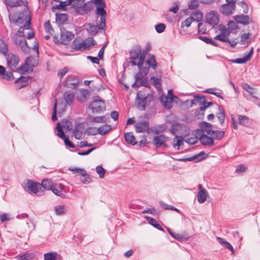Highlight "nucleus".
I'll return each instance as SVG.
<instances>
[{"label":"nucleus","mask_w":260,"mask_h":260,"mask_svg":"<svg viewBox=\"0 0 260 260\" xmlns=\"http://www.w3.org/2000/svg\"><path fill=\"white\" fill-rule=\"evenodd\" d=\"M80 180L84 184H88L91 181V179L86 171V174L81 175V177L80 178Z\"/></svg>","instance_id":"nucleus-59"},{"label":"nucleus","mask_w":260,"mask_h":260,"mask_svg":"<svg viewBox=\"0 0 260 260\" xmlns=\"http://www.w3.org/2000/svg\"><path fill=\"white\" fill-rule=\"evenodd\" d=\"M51 190L55 195L61 198L66 197V191L64 188V186L61 184H54Z\"/></svg>","instance_id":"nucleus-15"},{"label":"nucleus","mask_w":260,"mask_h":260,"mask_svg":"<svg viewBox=\"0 0 260 260\" xmlns=\"http://www.w3.org/2000/svg\"><path fill=\"white\" fill-rule=\"evenodd\" d=\"M199 0H191L188 3V8L190 10H194L199 6Z\"/></svg>","instance_id":"nucleus-52"},{"label":"nucleus","mask_w":260,"mask_h":260,"mask_svg":"<svg viewBox=\"0 0 260 260\" xmlns=\"http://www.w3.org/2000/svg\"><path fill=\"white\" fill-rule=\"evenodd\" d=\"M18 44L23 52L27 53L30 51V48L28 46L24 37L19 40Z\"/></svg>","instance_id":"nucleus-32"},{"label":"nucleus","mask_w":260,"mask_h":260,"mask_svg":"<svg viewBox=\"0 0 260 260\" xmlns=\"http://www.w3.org/2000/svg\"><path fill=\"white\" fill-rule=\"evenodd\" d=\"M218 108L219 112L216 114V116L218 118L221 125L222 126L224 122L225 115L222 106L221 105H218Z\"/></svg>","instance_id":"nucleus-35"},{"label":"nucleus","mask_w":260,"mask_h":260,"mask_svg":"<svg viewBox=\"0 0 260 260\" xmlns=\"http://www.w3.org/2000/svg\"><path fill=\"white\" fill-rule=\"evenodd\" d=\"M146 63L148 68V72H149V69L151 68L154 70H156L157 67V63L156 61L155 56L153 54H149L148 55L147 58L146 60Z\"/></svg>","instance_id":"nucleus-19"},{"label":"nucleus","mask_w":260,"mask_h":260,"mask_svg":"<svg viewBox=\"0 0 260 260\" xmlns=\"http://www.w3.org/2000/svg\"><path fill=\"white\" fill-rule=\"evenodd\" d=\"M242 85L243 89L245 90L247 92L249 93L251 97L256 99H258L257 97L254 95V92L253 91L254 90L253 88L250 86L249 85L246 83H243Z\"/></svg>","instance_id":"nucleus-43"},{"label":"nucleus","mask_w":260,"mask_h":260,"mask_svg":"<svg viewBox=\"0 0 260 260\" xmlns=\"http://www.w3.org/2000/svg\"><path fill=\"white\" fill-rule=\"evenodd\" d=\"M219 15L215 11H211L206 15L207 23L213 27H215L219 23Z\"/></svg>","instance_id":"nucleus-8"},{"label":"nucleus","mask_w":260,"mask_h":260,"mask_svg":"<svg viewBox=\"0 0 260 260\" xmlns=\"http://www.w3.org/2000/svg\"><path fill=\"white\" fill-rule=\"evenodd\" d=\"M103 1H105V0ZM93 4L95 5V0H91L86 3H84L81 7L79 8V9H78V11L77 14L80 15L87 14L93 9Z\"/></svg>","instance_id":"nucleus-11"},{"label":"nucleus","mask_w":260,"mask_h":260,"mask_svg":"<svg viewBox=\"0 0 260 260\" xmlns=\"http://www.w3.org/2000/svg\"><path fill=\"white\" fill-rule=\"evenodd\" d=\"M56 128L57 131V135L62 139L65 138L66 135L63 131L62 127L60 125L59 122L57 123Z\"/></svg>","instance_id":"nucleus-57"},{"label":"nucleus","mask_w":260,"mask_h":260,"mask_svg":"<svg viewBox=\"0 0 260 260\" xmlns=\"http://www.w3.org/2000/svg\"><path fill=\"white\" fill-rule=\"evenodd\" d=\"M146 53L143 52L141 50V52L139 54L138 61H131L130 62L133 66H137L138 69L140 71V73L142 76H147L148 74V68L143 67L144 60L146 58Z\"/></svg>","instance_id":"nucleus-5"},{"label":"nucleus","mask_w":260,"mask_h":260,"mask_svg":"<svg viewBox=\"0 0 260 260\" xmlns=\"http://www.w3.org/2000/svg\"><path fill=\"white\" fill-rule=\"evenodd\" d=\"M64 3L65 2L64 1H61L60 2L59 4L52 6L51 8L52 11L55 12L56 9L67 11L66 6H65L66 4Z\"/></svg>","instance_id":"nucleus-53"},{"label":"nucleus","mask_w":260,"mask_h":260,"mask_svg":"<svg viewBox=\"0 0 260 260\" xmlns=\"http://www.w3.org/2000/svg\"><path fill=\"white\" fill-rule=\"evenodd\" d=\"M3 79L9 81H11L14 79L12 72H5V73L1 77Z\"/></svg>","instance_id":"nucleus-60"},{"label":"nucleus","mask_w":260,"mask_h":260,"mask_svg":"<svg viewBox=\"0 0 260 260\" xmlns=\"http://www.w3.org/2000/svg\"><path fill=\"white\" fill-rule=\"evenodd\" d=\"M65 206L59 205L54 207V211L56 215H61L65 213Z\"/></svg>","instance_id":"nucleus-50"},{"label":"nucleus","mask_w":260,"mask_h":260,"mask_svg":"<svg viewBox=\"0 0 260 260\" xmlns=\"http://www.w3.org/2000/svg\"><path fill=\"white\" fill-rule=\"evenodd\" d=\"M140 73V71L135 76V82L132 84V87L133 88H138L141 86L150 88V86L149 84L147 79L146 77V76H143Z\"/></svg>","instance_id":"nucleus-7"},{"label":"nucleus","mask_w":260,"mask_h":260,"mask_svg":"<svg viewBox=\"0 0 260 260\" xmlns=\"http://www.w3.org/2000/svg\"><path fill=\"white\" fill-rule=\"evenodd\" d=\"M84 128V126L82 123H78L76 127L73 129V134L75 136V138L76 139H80L81 138L82 132L79 131V129H83Z\"/></svg>","instance_id":"nucleus-33"},{"label":"nucleus","mask_w":260,"mask_h":260,"mask_svg":"<svg viewBox=\"0 0 260 260\" xmlns=\"http://www.w3.org/2000/svg\"><path fill=\"white\" fill-rule=\"evenodd\" d=\"M19 61V58L16 54L10 53L8 55L7 62L8 67L12 70L16 68Z\"/></svg>","instance_id":"nucleus-13"},{"label":"nucleus","mask_w":260,"mask_h":260,"mask_svg":"<svg viewBox=\"0 0 260 260\" xmlns=\"http://www.w3.org/2000/svg\"><path fill=\"white\" fill-rule=\"evenodd\" d=\"M205 135L203 130L196 131V138H198L201 143L204 146H212L214 145V141L212 137Z\"/></svg>","instance_id":"nucleus-6"},{"label":"nucleus","mask_w":260,"mask_h":260,"mask_svg":"<svg viewBox=\"0 0 260 260\" xmlns=\"http://www.w3.org/2000/svg\"><path fill=\"white\" fill-rule=\"evenodd\" d=\"M64 98L66 103L69 105H71L74 101L75 95L73 92L68 91L64 92Z\"/></svg>","instance_id":"nucleus-34"},{"label":"nucleus","mask_w":260,"mask_h":260,"mask_svg":"<svg viewBox=\"0 0 260 260\" xmlns=\"http://www.w3.org/2000/svg\"><path fill=\"white\" fill-rule=\"evenodd\" d=\"M153 99L154 97L152 94L148 93L146 95L143 91H139L135 99V106L139 110L144 111L146 109V105H149Z\"/></svg>","instance_id":"nucleus-2"},{"label":"nucleus","mask_w":260,"mask_h":260,"mask_svg":"<svg viewBox=\"0 0 260 260\" xmlns=\"http://www.w3.org/2000/svg\"><path fill=\"white\" fill-rule=\"evenodd\" d=\"M251 34L250 33H244L241 36V42L242 44L245 45L248 42V39L249 38Z\"/></svg>","instance_id":"nucleus-64"},{"label":"nucleus","mask_w":260,"mask_h":260,"mask_svg":"<svg viewBox=\"0 0 260 260\" xmlns=\"http://www.w3.org/2000/svg\"><path fill=\"white\" fill-rule=\"evenodd\" d=\"M213 105V103L212 102H207L206 100L205 104L202 107H200L199 108L197 109L195 112V115L196 116H199L201 114L202 116L204 115V113L203 112L205 111L209 107Z\"/></svg>","instance_id":"nucleus-26"},{"label":"nucleus","mask_w":260,"mask_h":260,"mask_svg":"<svg viewBox=\"0 0 260 260\" xmlns=\"http://www.w3.org/2000/svg\"><path fill=\"white\" fill-rule=\"evenodd\" d=\"M93 113H99L106 110V106L104 101L102 100L98 95L94 96L93 101L89 105Z\"/></svg>","instance_id":"nucleus-3"},{"label":"nucleus","mask_w":260,"mask_h":260,"mask_svg":"<svg viewBox=\"0 0 260 260\" xmlns=\"http://www.w3.org/2000/svg\"><path fill=\"white\" fill-rule=\"evenodd\" d=\"M238 123L239 124L248 126L249 125V118L245 115H238Z\"/></svg>","instance_id":"nucleus-38"},{"label":"nucleus","mask_w":260,"mask_h":260,"mask_svg":"<svg viewBox=\"0 0 260 260\" xmlns=\"http://www.w3.org/2000/svg\"><path fill=\"white\" fill-rule=\"evenodd\" d=\"M178 99V98L174 95L172 89H170L168 91V95L164 98L161 95L160 96V101L163 103L164 106L166 108H170L171 105L173 102V99Z\"/></svg>","instance_id":"nucleus-10"},{"label":"nucleus","mask_w":260,"mask_h":260,"mask_svg":"<svg viewBox=\"0 0 260 260\" xmlns=\"http://www.w3.org/2000/svg\"><path fill=\"white\" fill-rule=\"evenodd\" d=\"M167 139L168 137L166 135L161 134L153 137V143L155 147L157 148L164 145V144L167 141Z\"/></svg>","instance_id":"nucleus-20"},{"label":"nucleus","mask_w":260,"mask_h":260,"mask_svg":"<svg viewBox=\"0 0 260 260\" xmlns=\"http://www.w3.org/2000/svg\"><path fill=\"white\" fill-rule=\"evenodd\" d=\"M90 121L97 123H105L106 122V118L104 116H96L95 117L92 118L90 117L89 118Z\"/></svg>","instance_id":"nucleus-55"},{"label":"nucleus","mask_w":260,"mask_h":260,"mask_svg":"<svg viewBox=\"0 0 260 260\" xmlns=\"http://www.w3.org/2000/svg\"><path fill=\"white\" fill-rule=\"evenodd\" d=\"M208 156V154H205L204 151H201L198 154H197L192 156L185 157L186 162V161H190L194 159H198L196 162H199L202 160L205 159Z\"/></svg>","instance_id":"nucleus-23"},{"label":"nucleus","mask_w":260,"mask_h":260,"mask_svg":"<svg viewBox=\"0 0 260 260\" xmlns=\"http://www.w3.org/2000/svg\"><path fill=\"white\" fill-rule=\"evenodd\" d=\"M149 127V123L146 121H143L136 124V131L137 133H144L148 130Z\"/></svg>","instance_id":"nucleus-22"},{"label":"nucleus","mask_w":260,"mask_h":260,"mask_svg":"<svg viewBox=\"0 0 260 260\" xmlns=\"http://www.w3.org/2000/svg\"><path fill=\"white\" fill-rule=\"evenodd\" d=\"M98 128V133L99 134L101 135L104 136L106 135L108 132H109L111 129V125H103L102 126H100Z\"/></svg>","instance_id":"nucleus-40"},{"label":"nucleus","mask_w":260,"mask_h":260,"mask_svg":"<svg viewBox=\"0 0 260 260\" xmlns=\"http://www.w3.org/2000/svg\"><path fill=\"white\" fill-rule=\"evenodd\" d=\"M74 34L67 30L64 27L60 28V43L67 45L74 38Z\"/></svg>","instance_id":"nucleus-9"},{"label":"nucleus","mask_w":260,"mask_h":260,"mask_svg":"<svg viewBox=\"0 0 260 260\" xmlns=\"http://www.w3.org/2000/svg\"><path fill=\"white\" fill-rule=\"evenodd\" d=\"M224 132L223 131H219V130H213L211 135L212 136V138L213 139H216L217 140H221L224 136Z\"/></svg>","instance_id":"nucleus-36"},{"label":"nucleus","mask_w":260,"mask_h":260,"mask_svg":"<svg viewBox=\"0 0 260 260\" xmlns=\"http://www.w3.org/2000/svg\"><path fill=\"white\" fill-rule=\"evenodd\" d=\"M207 192L205 189H200L198 193L197 200L199 203L202 204L207 200Z\"/></svg>","instance_id":"nucleus-37"},{"label":"nucleus","mask_w":260,"mask_h":260,"mask_svg":"<svg viewBox=\"0 0 260 260\" xmlns=\"http://www.w3.org/2000/svg\"><path fill=\"white\" fill-rule=\"evenodd\" d=\"M191 15H194V21H196L198 22H201L203 18V13L200 10H196L194 11H193L191 13Z\"/></svg>","instance_id":"nucleus-42"},{"label":"nucleus","mask_w":260,"mask_h":260,"mask_svg":"<svg viewBox=\"0 0 260 260\" xmlns=\"http://www.w3.org/2000/svg\"><path fill=\"white\" fill-rule=\"evenodd\" d=\"M25 187L27 192L33 193L38 196L44 194V190L41 188L40 183L32 180H27Z\"/></svg>","instance_id":"nucleus-4"},{"label":"nucleus","mask_w":260,"mask_h":260,"mask_svg":"<svg viewBox=\"0 0 260 260\" xmlns=\"http://www.w3.org/2000/svg\"><path fill=\"white\" fill-rule=\"evenodd\" d=\"M15 83L17 84V89H20L28 85V79L27 77L21 76L15 80Z\"/></svg>","instance_id":"nucleus-25"},{"label":"nucleus","mask_w":260,"mask_h":260,"mask_svg":"<svg viewBox=\"0 0 260 260\" xmlns=\"http://www.w3.org/2000/svg\"><path fill=\"white\" fill-rule=\"evenodd\" d=\"M200 126L201 128L198 129L197 130H203V133H204V132H207V135H210L212 131H213V130H212V125L206 121H202L200 123Z\"/></svg>","instance_id":"nucleus-31"},{"label":"nucleus","mask_w":260,"mask_h":260,"mask_svg":"<svg viewBox=\"0 0 260 260\" xmlns=\"http://www.w3.org/2000/svg\"><path fill=\"white\" fill-rule=\"evenodd\" d=\"M173 141L174 142H176V143L173 144V147L176 148V147L177 146L178 149L179 146H181L183 143V139L181 137L176 136L173 139Z\"/></svg>","instance_id":"nucleus-56"},{"label":"nucleus","mask_w":260,"mask_h":260,"mask_svg":"<svg viewBox=\"0 0 260 260\" xmlns=\"http://www.w3.org/2000/svg\"><path fill=\"white\" fill-rule=\"evenodd\" d=\"M95 14L100 18L99 24L94 25L92 23H88V28L87 31L88 34L92 37L95 36L100 30L105 31L106 29V18L107 12L105 10L106 4L103 0H95Z\"/></svg>","instance_id":"nucleus-1"},{"label":"nucleus","mask_w":260,"mask_h":260,"mask_svg":"<svg viewBox=\"0 0 260 260\" xmlns=\"http://www.w3.org/2000/svg\"><path fill=\"white\" fill-rule=\"evenodd\" d=\"M141 52V49L140 45H137L134 47L132 50L129 51V59L131 61H136L138 59L139 54Z\"/></svg>","instance_id":"nucleus-21"},{"label":"nucleus","mask_w":260,"mask_h":260,"mask_svg":"<svg viewBox=\"0 0 260 260\" xmlns=\"http://www.w3.org/2000/svg\"><path fill=\"white\" fill-rule=\"evenodd\" d=\"M236 8V5L233 4L231 1L230 2L228 1L225 4L221 6L220 8V12L225 15H229L232 14Z\"/></svg>","instance_id":"nucleus-12"},{"label":"nucleus","mask_w":260,"mask_h":260,"mask_svg":"<svg viewBox=\"0 0 260 260\" xmlns=\"http://www.w3.org/2000/svg\"><path fill=\"white\" fill-rule=\"evenodd\" d=\"M7 5L11 8L21 6L23 5L22 0H6Z\"/></svg>","instance_id":"nucleus-39"},{"label":"nucleus","mask_w":260,"mask_h":260,"mask_svg":"<svg viewBox=\"0 0 260 260\" xmlns=\"http://www.w3.org/2000/svg\"><path fill=\"white\" fill-rule=\"evenodd\" d=\"M193 21H195L194 17L190 16L181 23V27L186 26L189 27Z\"/></svg>","instance_id":"nucleus-54"},{"label":"nucleus","mask_w":260,"mask_h":260,"mask_svg":"<svg viewBox=\"0 0 260 260\" xmlns=\"http://www.w3.org/2000/svg\"><path fill=\"white\" fill-rule=\"evenodd\" d=\"M226 34L221 33L214 37L216 40H219L223 42H230V39L227 37Z\"/></svg>","instance_id":"nucleus-51"},{"label":"nucleus","mask_w":260,"mask_h":260,"mask_svg":"<svg viewBox=\"0 0 260 260\" xmlns=\"http://www.w3.org/2000/svg\"><path fill=\"white\" fill-rule=\"evenodd\" d=\"M32 258V254L28 252H25L23 254L16 256L17 260H31Z\"/></svg>","instance_id":"nucleus-45"},{"label":"nucleus","mask_w":260,"mask_h":260,"mask_svg":"<svg viewBox=\"0 0 260 260\" xmlns=\"http://www.w3.org/2000/svg\"><path fill=\"white\" fill-rule=\"evenodd\" d=\"M44 260H62V257L56 252H50L44 254Z\"/></svg>","instance_id":"nucleus-24"},{"label":"nucleus","mask_w":260,"mask_h":260,"mask_svg":"<svg viewBox=\"0 0 260 260\" xmlns=\"http://www.w3.org/2000/svg\"><path fill=\"white\" fill-rule=\"evenodd\" d=\"M69 170L72 171L73 174H77L79 175H84L86 174V171L84 169L79 168H73L71 167L69 168Z\"/></svg>","instance_id":"nucleus-46"},{"label":"nucleus","mask_w":260,"mask_h":260,"mask_svg":"<svg viewBox=\"0 0 260 260\" xmlns=\"http://www.w3.org/2000/svg\"><path fill=\"white\" fill-rule=\"evenodd\" d=\"M253 53V47H251L250 51L247 53L243 58H238L235 59H231L230 61L234 63L243 64L246 63L250 59Z\"/></svg>","instance_id":"nucleus-18"},{"label":"nucleus","mask_w":260,"mask_h":260,"mask_svg":"<svg viewBox=\"0 0 260 260\" xmlns=\"http://www.w3.org/2000/svg\"><path fill=\"white\" fill-rule=\"evenodd\" d=\"M79 84V79L74 76L69 75L67 77L65 85L70 88L76 89Z\"/></svg>","instance_id":"nucleus-14"},{"label":"nucleus","mask_w":260,"mask_h":260,"mask_svg":"<svg viewBox=\"0 0 260 260\" xmlns=\"http://www.w3.org/2000/svg\"><path fill=\"white\" fill-rule=\"evenodd\" d=\"M85 42H81L80 38H76L71 44V48L75 51H84L86 50Z\"/></svg>","instance_id":"nucleus-17"},{"label":"nucleus","mask_w":260,"mask_h":260,"mask_svg":"<svg viewBox=\"0 0 260 260\" xmlns=\"http://www.w3.org/2000/svg\"><path fill=\"white\" fill-rule=\"evenodd\" d=\"M216 240L220 244V245H221L224 248L230 250L232 252V254H234L235 250L232 245L229 242L226 241L222 238L218 237L216 238Z\"/></svg>","instance_id":"nucleus-27"},{"label":"nucleus","mask_w":260,"mask_h":260,"mask_svg":"<svg viewBox=\"0 0 260 260\" xmlns=\"http://www.w3.org/2000/svg\"><path fill=\"white\" fill-rule=\"evenodd\" d=\"M124 137L125 141L133 146L135 145L137 143L136 138L132 132L125 133Z\"/></svg>","instance_id":"nucleus-29"},{"label":"nucleus","mask_w":260,"mask_h":260,"mask_svg":"<svg viewBox=\"0 0 260 260\" xmlns=\"http://www.w3.org/2000/svg\"><path fill=\"white\" fill-rule=\"evenodd\" d=\"M159 204L160 205V206L164 209V210H173V211H176L178 213H180V211L179 210H178L177 208H176V207L172 206V205H169V204H167L165 203H164V202L162 201H160L159 202Z\"/></svg>","instance_id":"nucleus-41"},{"label":"nucleus","mask_w":260,"mask_h":260,"mask_svg":"<svg viewBox=\"0 0 260 260\" xmlns=\"http://www.w3.org/2000/svg\"><path fill=\"white\" fill-rule=\"evenodd\" d=\"M194 99L200 105H202L203 106L206 101L205 96L204 95H200V94H196L194 96Z\"/></svg>","instance_id":"nucleus-58"},{"label":"nucleus","mask_w":260,"mask_h":260,"mask_svg":"<svg viewBox=\"0 0 260 260\" xmlns=\"http://www.w3.org/2000/svg\"><path fill=\"white\" fill-rule=\"evenodd\" d=\"M62 127L65 129L66 132H68L72 129V123L71 121L68 119H62Z\"/></svg>","instance_id":"nucleus-44"},{"label":"nucleus","mask_w":260,"mask_h":260,"mask_svg":"<svg viewBox=\"0 0 260 260\" xmlns=\"http://www.w3.org/2000/svg\"><path fill=\"white\" fill-rule=\"evenodd\" d=\"M54 184L51 179H44L42 180L41 183H40L41 188L42 189L43 188L46 190H51Z\"/></svg>","instance_id":"nucleus-28"},{"label":"nucleus","mask_w":260,"mask_h":260,"mask_svg":"<svg viewBox=\"0 0 260 260\" xmlns=\"http://www.w3.org/2000/svg\"><path fill=\"white\" fill-rule=\"evenodd\" d=\"M96 171L97 173L99 175L100 178H103L105 176L106 170L103 168L102 166H98L96 167Z\"/></svg>","instance_id":"nucleus-61"},{"label":"nucleus","mask_w":260,"mask_h":260,"mask_svg":"<svg viewBox=\"0 0 260 260\" xmlns=\"http://www.w3.org/2000/svg\"><path fill=\"white\" fill-rule=\"evenodd\" d=\"M150 80L156 88L160 89L161 88V82L157 77L152 76L150 78Z\"/></svg>","instance_id":"nucleus-49"},{"label":"nucleus","mask_w":260,"mask_h":260,"mask_svg":"<svg viewBox=\"0 0 260 260\" xmlns=\"http://www.w3.org/2000/svg\"><path fill=\"white\" fill-rule=\"evenodd\" d=\"M198 32L201 34H205L206 33L207 28L206 25L202 22H200L198 24Z\"/></svg>","instance_id":"nucleus-62"},{"label":"nucleus","mask_w":260,"mask_h":260,"mask_svg":"<svg viewBox=\"0 0 260 260\" xmlns=\"http://www.w3.org/2000/svg\"><path fill=\"white\" fill-rule=\"evenodd\" d=\"M234 19L237 23L244 25L252 22V18H250L248 15L244 14L236 15L234 17Z\"/></svg>","instance_id":"nucleus-16"},{"label":"nucleus","mask_w":260,"mask_h":260,"mask_svg":"<svg viewBox=\"0 0 260 260\" xmlns=\"http://www.w3.org/2000/svg\"><path fill=\"white\" fill-rule=\"evenodd\" d=\"M56 21L57 23L63 24L68 20V15L67 14L57 13L55 14Z\"/></svg>","instance_id":"nucleus-30"},{"label":"nucleus","mask_w":260,"mask_h":260,"mask_svg":"<svg viewBox=\"0 0 260 260\" xmlns=\"http://www.w3.org/2000/svg\"><path fill=\"white\" fill-rule=\"evenodd\" d=\"M166 25L164 23H160L155 25V28L157 32L160 34L164 32L166 29Z\"/></svg>","instance_id":"nucleus-63"},{"label":"nucleus","mask_w":260,"mask_h":260,"mask_svg":"<svg viewBox=\"0 0 260 260\" xmlns=\"http://www.w3.org/2000/svg\"><path fill=\"white\" fill-rule=\"evenodd\" d=\"M0 53L6 55L8 53V45L3 40H0Z\"/></svg>","instance_id":"nucleus-47"},{"label":"nucleus","mask_w":260,"mask_h":260,"mask_svg":"<svg viewBox=\"0 0 260 260\" xmlns=\"http://www.w3.org/2000/svg\"><path fill=\"white\" fill-rule=\"evenodd\" d=\"M85 0H73L72 7L74 9L75 12L77 14L78 9L84 3Z\"/></svg>","instance_id":"nucleus-48"}]
</instances>
